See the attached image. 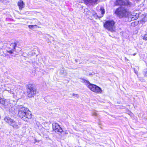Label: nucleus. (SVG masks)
I'll return each instance as SVG.
<instances>
[{
    "mask_svg": "<svg viewBox=\"0 0 147 147\" xmlns=\"http://www.w3.org/2000/svg\"><path fill=\"white\" fill-rule=\"evenodd\" d=\"M65 134H68V132H67V131H66V132H65Z\"/></svg>",
    "mask_w": 147,
    "mask_h": 147,
    "instance_id": "22",
    "label": "nucleus"
},
{
    "mask_svg": "<svg viewBox=\"0 0 147 147\" xmlns=\"http://www.w3.org/2000/svg\"><path fill=\"white\" fill-rule=\"evenodd\" d=\"M24 4L23 1L21 0L19 1L18 3V6L19 9H22L24 7Z\"/></svg>",
    "mask_w": 147,
    "mask_h": 147,
    "instance_id": "10",
    "label": "nucleus"
},
{
    "mask_svg": "<svg viewBox=\"0 0 147 147\" xmlns=\"http://www.w3.org/2000/svg\"><path fill=\"white\" fill-rule=\"evenodd\" d=\"M82 82L84 83L87 87L92 91L97 93H102L101 89L97 86L91 84L84 79H82Z\"/></svg>",
    "mask_w": 147,
    "mask_h": 147,
    "instance_id": "2",
    "label": "nucleus"
},
{
    "mask_svg": "<svg viewBox=\"0 0 147 147\" xmlns=\"http://www.w3.org/2000/svg\"><path fill=\"white\" fill-rule=\"evenodd\" d=\"M142 37L144 40H147V34L143 35Z\"/></svg>",
    "mask_w": 147,
    "mask_h": 147,
    "instance_id": "15",
    "label": "nucleus"
},
{
    "mask_svg": "<svg viewBox=\"0 0 147 147\" xmlns=\"http://www.w3.org/2000/svg\"><path fill=\"white\" fill-rule=\"evenodd\" d=\"M92 14L93 15H93L94 14H95L94 13H96L94 11H92Z\"/></svg>",
    "mask_w": 147,
    "mask_h": 147,
    "instance_id": "18",
    "label": "nucleus"
},
{
    "mask_svg": "<svg viewBox=\"0 0 147 147\" xmlns=\"http://www.w3.org/2000/svg\"><path fill=\"white\" fill-rule=\"evenodd\" d=\"M18 115L24 121H26V118L30 119L32 117L31 112L27 108L23 107L22 106H18Z\"/></svg>",
    "mask_w": 147,
    "mask_h": 147,
    "instance_id": "1",
    "label": "nucleus"
},
{
    "mask_svg": "<svg viewBox=\"0 0 147 147\" xmlns=\"http://www.w3.org/2000/svg\"><path fill=\"white\" fill-rule=\"evenodd\" d=\"M145 76H146L147 77V71L145 72Z\"/></svg>",
    "mask_w": 147,
    "mask_h": 147,
    "instance_id": "20",
    "label": "nucleus"
},
{
    "mask_svg": "<svg viewBox=\"0 0 147 147\" xmlns=\"http://www.w3.org/2000/svg\"><path fill=\"white\" fill-rule=\"evenodd\" d=\"M27 91L28 96L30 97L33 96L36 93V90L33 84H30L27 86Z\"/></svg>",
    "mask_w": 147,
    "mask_h": 147,
    "instance_id": "5",
    "label": "nucleus"
},
{
    "mask_svg": "<svg viewBox=\"0 0 147 147\" xmlns=\"http://www.w3.org/2000/svg\"><path fill=\"white\" fill-rule=\"evenodd\" d=\"M17 44L16 43H14L12 44V45L13 46V49L12 50H9L7 51V52L10 54H12L13 53V51H14L15 49L17 47Z\"/></svg>",
    "mask_w": 147,
    "mask_h": 147,
    "instance_id": "11",
    "label": "nucleus"
},
{
    "mask_svg": "<svg viewBox=\"0 0 147 147\" xmlns=\"http://www.w3.org/2000/svg\"><path fill=\"white\" fill-rule=\"evenodd\" d=\"M131 3L128 0H117L115 3L116 5H131Z\"/></svg>",
    "mask_w": 147,
    "mask_h": 147,
    "instance_id": "7",
    "label": "nucleus"
},
{
    "mask_svg": "<svg viewBox=\"0 0 147 147\" xmlns=\"http://www.w3.org/2000/svg\"><path fill=\"white\" fill-rule=\"evenodd\" d=\"M100 11H101V14L98 15L97 14V13H94L95 14L93 15V16L96 19L102 17L105 13L104 9L102 7L100 8Z\"/></svg>",
    "mask_w": 147,
    "mask_h": 147,
    "instance_id": "9",
    "label": "nucleus"
},
{
    "mask_svg": "<svg viewBox=\"0 0 147 147\" xmlns=\"http://www.w3.org/2000/svg\"><path fill=\"white\" fill-rule=\"evenodd\" d=\"M5 121L15 129H18L20 127V124L17 120L11 119L9 117H6L4 118Z\"/></svg>",
    "mask_w": 147,
    "mask_h": 147,
    "instance_id": "3",
    "label": "nucleus"
},
{
    "mask_svg": "<svg viewBox=\"0 0 147 147\" xmlns=\"http://www.w3.org/2000/svg\"><path fill=\"white\" fill-rule=\"evenodd\" d=\"M0 104L4 105L5 104V99L0 97Z\"/></svg>",
    "mask_w": 147,
    "mask_h": 147,
    "instance_id": "13",
    "label": "nucleus"
},
{
    "mask_svg": "<svg viewBox=\"0 0 147 147\" xmlns=\"http://www.w3.org/2000/svg\"><path fill=\"white\" fill-rule=\"evenodd\" d=\"M37 25H29L28 26V27L30 29H32L35 27H37Z\"/></svg>",
    "mask_w": 147,
    "mask_h": 147,
    "instance_id": "14",
    "label": "nucleus"
},
{
    "mask_svg": "<svg viewBox=\"0 0 147 147\" xmlns=\"http://www.w3.org/2000/svg\"><path fill=\"white\" fill-rule=\"evenodd\" d=\"M92 114V115L94 116H96L97 115V113L95 112H93Z\"/></svg>",
    "mask_w": 147,
    "mask_h": 147,
    "instance_id": "17",
    "label": "nucleus"
},
{
    "mask_svg": "<svg viewBox=\"0 0 147 147\" xmlns=\"http://www.w3.org/2000/svg\"><path fill=\"white\" fill-rule=\"evenodd\" d=\"M53 130L56 132L61 133L63 131L62 128L57 123H54L53 124Z\"/></svg>",
    "mask_w": 147,
    "mask_h": 147,
    "instance_id": "8",
    "label": "nucleus"
},
{
    "mask_svg": "<svg viewBox=\"0 0 147 147\" xmlns=\"http://www.w3.org/2000/svg\"><path fill=\"white\" fill-rule=\"evenodd\" d=\"M73 96H74L76 98H78L79 96L78 95V94H76L74 93H73L72 94Z\"/></svg>",
    "mask_w": 147,
    "mask_h": 147,
    "instance_id": "16",
    "label": "nucleus"
},
{
    "mask_svg": "<svg viewBox=\"0 0 147 147\" xmlns=\"http://www.w3.org/2000/svg\"><path fill=\"white\" fill-rule=\"evenodd\" d=\"M78 59H76L75 60V61L76 62H77L78 61Z\"/></svg>",
    "mask_w": 147,
    "mask_h": 147,
    "instance_id": "21",
    "label": "nucleus"
},
{
    "mask_svg": "<svg viewBox=\"0 0 147 147\" xmlns=\"http://www.w3.org/2000/svg\"><path fill=\"white\" fill-rule=\"evenodd\" d=\"M115 22L112 20L106 21L104 24V27L107 29L112 32L113 31Z\"/></svg>",
    "mask_w": 147,
    "mask_h": 147,
    "instance_id": "6",
    "label": "nucleus"
},
{
    "mask_svg": "<svg viewBox=\"0 0 147 147\" xmlns=\"http://www.w3.org/2000/svg\"><path fill=\"white\" fill-rule=\"evenodd\" d=\"M115 13L120 18L127 16L129 14V11L125 7H119L116 9Z\"/></svg>",
    "mask_w": 147,
    "mask_h": 147,
    "instance_id": "4",
    "label": "nucleus"
},
{
    "mask_svg": "<svg viewBox=\"0 0 147 147\" xmlns=\"http://www.w3.org/2000/svg\"><path fill=\"white\" fill-rule=\"evenodd\" d=\"M136 54H137L136 53H134L133 54H131V55L134 56L136 55Z\"/></svg>",
    "mask_w": 147,
    "mask_h": 147,
    "instance_id": "19",
    "label": "nucleus"
},
{
    "mask_svg": "<svg viewBox=\"0 0 147 147\" xmlns=\"http://www.w3.org/2000/svg\"><path fill=\"white\" fill-rule=\"evenodd\" d=\"M98 0H84L85 2L87 4L95 3H97Z\"/></svg>",
    "mask_w": 147,
    "mask_h": 147,
    "instance_id": "12",
    "label": "nucleus"
}]
</instances>
